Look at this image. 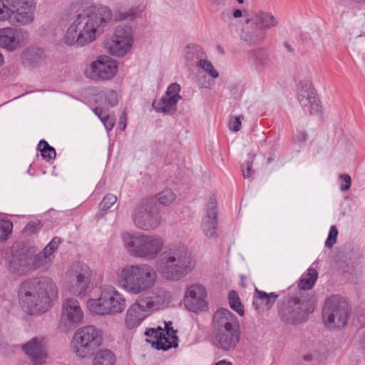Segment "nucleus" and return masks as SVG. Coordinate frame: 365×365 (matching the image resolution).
<instances>
[{
	"label": "nucleus",
	"instance_id": "nucleus-43",
	"mask_svg": "<svg viewBox=\"0 0 365 365\" xmlns=\"http://www.w3.org/2000/svg\"><path fill=\"white\" fill-rule=\"evenodd\" d=\"M337 235L338 230L336 226L332 225L329 230L328 237L325 242L326 247H327L328 249H331L333 247L334 245L336 242Z\"/></svg>",
	"mask_w": 365,
	"mask_h": 365
},
{
	"label": "nucleus",
	"instance_id": "nucleus-33",
	"mask_svg": "<svg viewBox=\"0 0 365 365\" xmlns=\"http://www.w3.org/2000/svg\"><path fill=\"white\" fill-rule=\"evenodd\" d=\"M44 52L39 48H31L24 51L21 54V60L24 64L34 66L43 59Z\"/></svg>",
	"mask_w": 365,
	"mask_h": 365
},
{
	"label": "nucleus",
	"instance_id": "nucleus-22",
	"mask_svg": "<svg viewBox=\"0 0 365 365\" xmlns=\"http://www.w3.org/2000/svg\"><path fill=\"white\" fill-rule=\"evenodd\" d=\"M83 317V311L77 299L68 298L63 304L61 323L66 326L74 325L81 322Z\"/></svg>",
	"mask_w": 365,
	"mask_h": 365
},
{
	"label": "nucleus",
	"instance_id": "nucleus-30",
	"mask_svg": "<svg viewBox=\"0 0 365 365\" xmlns=\"http://www.w3.org/2000/svg\"><path fill=\"white\" fill-rule=\"evenodd\" d=\"M250 63L258 71H264L270 66L268 53L262 48L252 50L248 53Z\"/></svg>",
	"mask_w": 365,
	"mask_h": 365
},
{
	"label": "nucleus",
	"instance_id": "nucleus-34",
	"mask_svg": "<svg viewBox=\"0 0 365 365\" xmlns=\"http://www.w3.org/2000/svg\"><path fill=\"white\" fill-rule=\"evenodd\" d=\"M318 273L317 270L314 268H309L307 270V273L302 275L299 282L298 283V287L299 289L302 290H309L311 289L317 279Z\"/></svg>",
	"mask_w": 365,
	"mask_h": 365
},
{
	"label": "nucleus",
	"instance_id": "nucleus-45",
	"mask_svg": "<svg viewBox=\"0 0 365 365\" xmlns=\"http://www.w3.org/2000/svg\"><path fill=\"white\" fill-rule=\"evenodd\" d=\"M61 243V238L58 237H53L51 241L44 247L45 252L49 253L53 255L55 251L57 250L59 244Z\"/></svg>",
	"mask_w": 365,
	"mask_h": 365
},
{
	"label": "nucleus",
	"instance_id": "nucleus-50",
	"mask_svg": "<svg viewBox=\"0 0 365 365\" xmlns=\"http://www.w3.org/2000/svg\"><path fill=\"white\" fill-rule=\"evenodd\" d=\"M106 129L108 130V131H110L114 127L115 125V115H107L106 117H104L103 119H101V120Z\"/></svg>",
	"mask_w": 365,
	"mask_h": 365
},
{
	"label": "nucleus",
	"instance_id": "nucleus-20",
	"mask_svg": "<svg viewBox=\"0 0 365 365\" xmlns=\"http://www.w3.org/2000/svg\"><path fill=\"white\" fill-rule=\"evenodd\" d=\"M213 334L240 328L239 322L227 309H217L213 316Z\"/></svg>",
	"mask_w": 365,
	"mask_h": 365
},
{
	"label": "nucleus",
	"instance_id": "nucleus-49",
	"mask_svg": "<svg viewBox=\"0 0 365 365\" xmlns=\"http://www.w3.org/2000/svg\"><path fill=\"white\" fill-rule=\"evenodd\" d=\"M105 99L106 102L111 107L116 106L118 102L117 93L114 91H108L106 92Z\"/></svg>",
	"mask_w": 365,
	"mask_h": 365
},
{
	"label": "nucleus",
	"instance_id": "nucleus-14",
	"mask_svg": "<svg viewBox=\"0 0 365 365\" xmlns=\"http://www.w3.org/2000/svg\"><path fill=\"white\" fill-rule=\"evenodd\" d=\"M299 102L305 113L309 115H317L321 113L322 106L316 90L306 82L300 83L298 92Z\"/></svg>",
	"mask_w": 365,
	"mask_h": 365
},
{
	"label": "nucleus",
	"instance_id": "nucleus-62",
	"mask_svg": "<svg viewBox=\"0 0 365 365\" xmlns=\"http://www.w3.org/2000/svg\"><path fill=\"white\" fill-rule=\"evenodd\" d=\"M304 359L305 361H312V355H305L304 356Z\"/></svg>",
	"mask_w": 365,
	"mask_h": 365
},
{
	"label": "nucleus",
	"instance_id": "nucleus-8",
	"mask_svg": "<svg viewBox=\"0 0 365 365\" xmlns=\"http://www.w3.org/2000/svg\"><path fill=\"white\" fill-rule=\"evenodd\" d=\"M41 292H50L51 296L57 294L56 284L45 277H34L24 280L19 286L18 297L21 307H34L31 301V295Z\"/></svg>",
	"mask_w": 365,
	"mask_h": 365
},
{
	"label": "nucleus",
	"instance_id": "nucleus-56",
	"mask_svg": "<svg viewBox=\"0 0 365 365\" xmlns=\"http://www.w3.org/2000/svg\"><path fill=\"white\" fill-rule=\"evenodd\" d=\"M242 16V12L240 9H235L232 13V16H233L235 19L240 18Z\"/></svg>",
	"mask_w": 365,
	"mask_h": 365
},
{
	"label": "nucleus",
	"instance_id": "nucleus-5",
	"mask_svg": "<svg viewBox=\"0 0 365 365\" xmlns=\"http://www.w3.org/2000/svg\"><path fill=\"white\" fill-rule=\"evenodd\" d=\"M125 247L133 257L146 259H154L163 250V240L155 235H123Z\"/></svg>",
	"mask_w": 365,
	"mask_h": 365
},
{
	"label": "nucleus",
	"instance_id": "nucleus-23",
	"mask_svg": "<svg viewBox=\"0 0 365 365\" xmlns=\"http://www.w3.org/2000/svg\"><path fill=\"white\" fill-rule=\"evenodd\" d=\"M24 352L29 356L33 365H41L45 363L46 354L43 340L33 338L23 346Z\"/></svg>",
	"mask_w": 365,
	"mask_h": 365
},
{
	"label": "nucleus",
	"instance_id": "nucleus-42",
	"mask_svg": "<svg viewBox=\"0 0 365 365\" xmlns=\"http://www.w3.org/2000/svg\"><path fill=\"white\" fill-rule=\"evenodd\" d=\"M117 200L118 198L115 195L112 193L107 194L99 204L100 210L106 212L117 202Z\"/></svg>",
	"mask_w": 365,
	"mask_h": 365
},
{
	"label": "nucleus",
	"instance_id": "nucleus-48",
	"mask_svg": "<svg viewBox=\"0 0 365 365\" xmlns=\"http://www.w3.org/2000/svg\"><path fill=\"white\" fill-rule=\"evenodd\" d=\"M41 228L40 222H29L24 229V232L29 235H32L38 232Z\"/></svg>",
	"mask_w": 365,
	"mask_h": 365
},
{
	"label": "nucleus",
	"instance_id": "nucleus-31",
	"mask_svg": "<svg viewBox=\"0 0 365 365\" xmlns=\"http://www.w3.org/2000/svg\"><path fill=\"white\" fill-rule=\"evenodd\" d=\"M242 31V39L249 46H254L262 43L265 34L262 30L255 25L252 21Z\"/></svg>",
	"mask_w": 365,
	"mask_h": 365
},
{
	"label": "nucleus",
	"instance_id": "nucleus-44",
	"mask_svg": "<svg viewBox=\"0 0 365 365\" xmlns=\"http://www.w3.org/2000/svg\"><path fill=\"white\" fill-rule=\"evenodd\" d=\"M255 157V155H250V160L242 165V175L245 178H248L252 175V168Z\"/></svg>",
	"mask_w": 365,
	"mask_h": 365
},
{
	"label": "nucleus",
	"instance_id": "nucleus-6",
	"mask_svg": "<svg viewBox=\"0 0 365 365\" xmlns=\"http://www.w3.org/2000/svg\"><path fill=\"white\" fill-rule=\"evenodd\" d=\"M35 7L34 0H0V19L14 26L29 24L34 21Z\"/></svg>",
	"mask_w": 365,
	"mask_h": 365
},
{
	"label": "nucleus",
	"instance_id": "nucleus-55",
	"mask_svg": "<svg viewBox=\"0 0 365 365\" xmlns=\"http://www.w3.org/2000/svg\"><path fill=\"white\" fill-rule=\"evenodd\" d=\"M297 140L300 143H303L307 140L308 136L306 132L304 131H299L298 132L297 135Z\"/></svg>",
	"mask_w": 365,
	"mask_h": 365
},
{
	"label": "nucleus",
	"instance_id": "nucleus-4",
	"mask_svg": "<svg viewBox=\"0 0 365 365\" xmlns=\"http://www.w3.org/2000/svg\"><path fill=\"white\" fill-rule=\"evenodd\" d=\"M316 299L313 295L286 296L277 303L280 319L287 324H299L308 319L315 309Z\"/></svg>",
	"mask_w": 365,
	"mask_h": 365
},
{
	"label": "nucleus",
	"instance_id": "nucleus-15",
	"mask_svg": "<svg viewBox=\"0 0 365 365\" xmlns=\"http://www.w3.org/2000/svg\"><path fill=\"white\" fill-rule=\"evenodd\" d=\"M133 43L132 28L128 25H119L112 37L110 50L112 54L123 56L130 48Z\"/></svg>",
	"mask_w": 365,
	"mask_h": 365
},
{
	"label": "nucleus",
	"instance_id": "nucleus-16",
	"mask_svg": "<svg viewBox=\"0 0 365 365\" xmlns=\"http://www.w3.org/2000/svg\"><path fill=\"white\" fill-rule=\"evenodd\" d=\"M29 33L21 29L6 27L0 29V46L14 51L29 41Z\"/></svg>",
	"mask_w": 365,
	"mask_h": 365
},
{
	"label": "nucleus",
	"instance_id": "nucleus-25",
	"mask_svg": "<svg viewBox=\"0 0 365 365\" xmlns=\"http://www.w3.org/2000/svg\"><path fill=\"white\" fill-rule=\"evenodd\" d=\"M34 255V250L32 248L22 250L13 256L11 261V266L19 273L31 271L32 259Z\"/></svg>",
	"mask_w": 365,
	"mask_h": 365
},
{
	"label": "nucleus",
	"instance_id": "nucleus-63",
	"mask_svg": "<svg viewBox=\"0 0 365 365\" xmlns=\"http://www.w3.org/2000/svg\"><path fill=\"white\" fill-rule=\"evenodd\" d=\"M4 63V57L2 56L1 53H0V66L3 64Z\"/></svg>",
	"mask_w": 365,
	"mask_h": 365
},
{
	"label": "nucleus",
	"instance_id": "nucleus-41",
	"mask_svg": "<svg viewBox=\"0 0 365 365\" xmlns=\"http://www.w3.org/2000/svg\"><path fill=\"white\" fill-rule=\"evenodd\" d=\"M197 66L200 67L202 69H203L206 73H207L209 75H210L212 78H217L219 76L218 72L213 67L212 63L206 60L200 59L197 63Z\"/></svg>",
	"mask_w": 365,
	"mask_h": 365
},
{
	"label": "nucleus",
	"instance_id": "nucleus-13",
	"mask_svg": "<svg viewBox=\"0 0 365 365\" xmlns=\"http://www.w3.org/2000/svg\"><path fill=\"white\" fill-rule=\"evenodd\" d=\"M91 278L89 267L81 262L73 264L66 272V279L70 292L76 296L84 293Z\"/></svg>",
	"mask_w": 365,
	"mask_h": 365
},
{
	"label": "nucleus",
	"instance_id": "nucleus-1",
	"mask_svg": "<svg viewBox=\"0 0 365 365\" xmlns=\"http://www.w3.org/2000/svg\"><path fill=\"white\" fill-rule=\"evenodd\" d=\"M111 18L110 9L104 6H92L78 14L73 24L68 28L63 38L69 46L76 44L83 46L96 38L103 32Z\"/></svg>",
	"mask_w": 365,
	"mask_h": 365
},
{
	"label": "nucleus",
	"instance_id": "nucleus-36",
	"mask_svg": "<svg viewBox=\"0 0 365 365\" xmlns=\"http://www.w3.org/2000/svg\"><path fill=\"white\" fill-rule=\"evenodd\" d=\"M115 362V356L108 350H100L93 359V365H113Z\"/></svg>",
	"mask_w": 365,
	"mask_h": 365
},
{
	"label": "nucleus",
	"instance_id": "nucleus-2",
	"mask_svg": "<svg viewBox=\"0 0 365 365\" xmlns=\"http://www.w3.org/2000/svg\"><path fill=\"white\" fill-rule=\"evenodd\" d=\"M195 266L190 252L182 245H169L160 257L159 270L168 280L178 281L182 279Z\"/></svg>",
	"mask_w": 365,
	"mask_h": 365
},
{
	"label": "nucleus",
	"instance_id": "nucleus-60",
	"mask_svg": "<svg viewBox=\"0 0 365 365\" xmlns=\"http://www.w3.org/2000/svg\"><path fill=\"white\" fill-rule=\"evenodd\" d=\"M213 4L215 5H225L227 0H210Z\"/></svg>",
	"mask_w": 365,
	"mask_h": 365
},
{
	"label": "nucleus",
	"instance_id": "nucleus-54",
	"mask_svg": "<svg viewBox=\"0 0 365 365\" xmlns=\"http://www.w3.org/2000/svg\"><path fill=\"white\" fill-rule=\"evenodd\" d=\"M232 16V13L229 10H224L220 13V17L222 21H228Z\"/></svg>",
	"mask_w": 365,
	"mask_h": 365
},
{
	"label": "nucleus",
	"instance_id": "nucleus-29",
	"mask_svg": "<svg viewBox=\"0 0 365 365\" xmlns=\"http://www.w3.org/2000/svg\"><path fill=\"white\" fill-rule=\"evenodd\" d=\"M145 334L149 337H153L156 339L155 341L152 342V345L158 350L167 351L171 347L177 346L176 343L173 345V342L169 341L165 336V330L160 327H158L157 329H148L145 331Z\"/></svg>",
	"mask_w": 365,
	"mask_h": 365
},
{
	"label": "nucleus",
	"instance_id": "nucleus-46",
	"mask_svg": "<svg viewBox=\"0 0 365 365\" xmlns=\"http://www.w3.org/2000/svg\"><path fill=\"white\" fill-rule=\"evenodd\" d=\"M244 119V116L242 115H239L237 117L234 116L231 117L229 121V128L231 130L237 132L240 130L241 128V120Z\"/></svg>",
	"mask_w": 365,
	"mask_h": 365
},
{
	"label": "nucleus",
	"instance_id": "nucleus-28",
	"mask_svg": "<svg viewBox=\"0 0 365 365\" xmlns=\"http://www.w3.org/2000/svg\"><path fill=\"white\" fill-rule=\"evenodd\" d=\"M279 295L274 292L267 294L264 291L255 289L252 305L256 311L259 309L269 310L275 303Z\"/></svg>",
	"mask_w": 365,
	"mask_h": 365
},
{
	"label": "nucleus",
	"instance_id": "nucleus-32",
	"mask_svg": "<svg viewBox=\"0 0 365 365\" xmlns=\"http://www.w3.org/2000/svg\"><path fill=\"white\" fill-rule=\"evenodd\" d=\"M53 256L43 250L34 257H33L31 263V270H36L39 273L46 272L51 267Z\"/></svg>",
	"mask_w": 365,
	"mask_h": 365
},
{
	"label": "nucleus",
	"instance_id": "nucleus-51",
	"mask_svg": "<svg viewBox=\"0 0 365 365\" xmlns=\"http://www.w3.org/2000/svg\"><path fill=\"white\" fill-rule=\"evenodd\" d=\"M339 178L342 180V183L340 185V190L341 191H346L348 190L351 184V179L350 175L348 174H341L339 175Z\"/></svg>",
	"mask_w": 365,
	"mask_h": 365
},
{
	"label": "nucleus",
	"instance_id": "nucleus-39",
	"mask_svg": "<svg viewBox=\"0 0 365 365\" xmlns=\"http://www.w3.org/2000/svg\"><path fill=\"white\" fill-rule=\"evenodd\" d=\"M13 224L8 220H0V241H4L8 239L11 234Z\"/></svg>",
	"mask_w": 365,
	"mask_h": 365
},
{
	"label": "nucleus",
	"instance_id": "nucleus-21",
	"mask_svg": "<svg viewBox=\"0 0 365 365\" xmlns=\"http://www.w3.org/2000/svg\"><path fill=\"white\" fill-rule=\"evenodd\" d=\"M202 227L205 235L209 238L217 237L216 229L218 224L217 200L215 195L210 196L207 204L205 215L202 220Z\"/></svg>",
	"mask_w": 365,
	"mask_h": 365
},
{
	"label": "nucleus",
	"instance_id": "nucleus-59",
	"mask_svg": "<svg viewBox=\"0 0 365 365\" xmlns=\"http://www.w3.org/2000/svg\"><path fill=\"white\" fill-rule=\"evenodd\" d=\"M284 46L286 48L287 51L289 52V53H293L294 52V49L292 48V47L291 46V45L287 42V41H285L284 43Z\"/></svg>",
	"mask_w": 365,
	"mask_h": 365
},
{
	"label": "nucleus",
	"instance_id": "nucleus-26",
	"mask_svg": "<svg viewBox=\"0 0 365 365\" xmlns=\"http://www.w3.org/2000/svg\"><path fill=\"white\" fill-rule=\"evenodd\" d=\"M252 21L263 31L279 25L277 19L272 13L264 11L255 13L252 17L245 20V24H250Z\"/></svg>",
	"mask_w": 365,
	"mask_h": 365
},
{
	"label": "nucleus",
	"instance_id": "nucleus-35",
	"mask_svg": "<svg viewBox=\"0 0 365 365\" xmlns=\"http://www.w3.org/2000/svg\"><path fill=\"white\" fill-rule=\"evenodd\" d=\"M205 53L203 48L196 44L187 45L185 50V57L187 61H190L191 63H195V61L197 62L205 57Z\"/></svg>",
	"mask_w": 365,
	"mask_h": 365
},
{
	"label": "nucleus",
	"instance_id": "nucleus-7",
	"mask_svg": "<svg viewBox=\"0 0 365 365\" xmlns=\"http://www.w3.org/2000/svg\"><path fill=\"white\" fill-rule=\"evenodd\" d=\"M87 307L91 312L98 315L115 314L122 312L125 308V300L114 287H103L97 299H90Z\"/></svg>",
	"mask_w": 365,
	"mask_h": 365
},
{
	"label": "nucleus",
	"instance_id": "nucleus-19",
	"mask_svg": "<svg viewBox=\"0 0 365 365\" xmlns=\"http://www.w3.org/2000/svg\"><path fill=\"white\" fill-rule=\"evenodd\" d=\"M206 296L207 291L204 286L199 284L190 286L184 299L185 307L192 312L204 310L207 305Z\"/></svg>",
	"mask_w": 365,
	"mask_h": 365
},
{
	"label": "nucleus",
	"instance_id": "nucleus-53",
	"mask_svg": "<svg viewBox=\"0 0 365 365\" xmlns=\"http://www.w3.org/2000/svg\"><path fill=\"white\" fill-rule=\"evenodd\" d=\"M120 129L121 130H125L126 128V113L125 111L123 112L120 117V122H119Z\"/></svg>",
	"mask_w": 365,
	"mask_h": 365
},
{
	"label": "nucleus",
	"instance_id": "nucleus-58",
	"mask_svg": "<svg viewBox=\"0 0 365 365\" xmlns=\"http://www.w3.org/2000/svg\"><path fill=\"white\" fill-rule=\"evenodd\" d=\"M360 346L365 354V331H364V333L360 340Z\"/></svg>",
	"mask_w": 365,
	"mask_h": 365
},
{
	"label": "nucleus",
	"instance_id": "nucleus-27",
	"mask_svg": "<svg viewBox=\"0 0 365 365\" xmlns=\"http://www.w3.org/2000/svg\"><path fill=\"white\" fill-rule=\"evenodd\" d=\"M31 301L34 307H21L25 312L30 315H37L46 312L51 306V294L48 292H41L38 294H32Z\"/></svg>",
	"mask_w": 365,
	"mask_h": 365
},
{
	"label": "nucleus",
	"instance_id": "nucleus-24",
	"mask_svg": "<svg viewBox=\"0 0 365 365\" xmlns=\"http://www.w3.org/2000/svg\"><path fill=\"white\" fill-rule=\"evenodd\" d=\"M216 346L224 350L234 349L240 339V328L214 334Z\"/></svg>",
	"mask_w": 365,
	"mask_h": 365
},
{
	"label": "nucleus",
	"instance_id": "nucleus-64",
	"mask_svg": "<svg viewBox=\"0 0 365 365\" xmlns=\"http://www.w3.org/2000/svg\"><path fill=\"white\" fill-rule=\"evenodd\" d=\"M356 3L365 4V0H354Z\"/></svg>",
	"mask_w": 365,
	"mask_h": 365
},
{
	"label": "nucleus",
	"instance_id": "nucleus-57",
	"mask_svg": "<svg viewBox=\"0 0 365 365\" xmlns=\"http://www.w3.org/2000/svg\"><path fill=\"white\" fill-rule=\"evenodd\" d=\"M171 324H172V322L165 323V330H166L167 334H168V335L170 334V331H172L173 333L176 332V331L173 330V327H170Z\"/></svg>",
	"mask_w": 365,
	"mask_h": 365
},
{
	"label": "nucleus",
	"instance_id": "nucleus-40",
	"mask_svg": "<svg viewBox=\"0 0 365 365\" xmlns=\"http://www.w3.org/2000/svg\"><path fill=\"white\" fill-rule=\"evenodd\" d=\"M175 197V194L170 189L164 190L158 194L159 202L165 206L172 203Z\"/></svg>",
	"mask_w": 365,
	"mask_h": 365
},
{
	"label": "nucleus",
	"instance_id": "nucleus-61",
	"mask_svg": "<svg viewBox=\"0 0 365 365\" xmlns=\"http://www.w3.org/2000/svg\"><path fill=\"white\" fill-rule=\"evenodd\" d=\"M215 365H232V363L230 361H227L225 360H221L216 363Z\"/></svg>",
	"mask_w": 365,
	"mask_h": 365
},
{
	"label": "nucleus",
	"instance_id": "nucleus-47",
	"mask_svg": "<svg viewBox=\"0 0 365 365\" xmlns=\"http://www.w3.org/2000/svg\"><path fill=\"white\" fill-rule=\"evenodd\" d=\"M136 10L135 9H130L126 11H119L118 19L119 20H132L136 16Z\"/></svg>",
	"mask_w": 365,
	"mask_h": 365
},
{
	"label": "nucleus",
	"instance_id": "nucleus-52",
	"mask_svg": "<svg viewBox=\"0 0 365 365\" xmlns=\"http://www.w3.org/2000/svg\"><path fill=\"white\" fill-rule=\"evenodd\" d=\"M93 112L100 118L101 120V119H103L104 117H106L109 115L107 110L100 107H96L94 108Z\"/></svg>",
	"mask_w": 365,
	"mask_h": 365
},
{
	"label": "nucleus",
	"instance_id": "nucleus-10",
	"mask_svg": "<svg viewBox=\"0 0 365 365\" xmlns=\"http://www.w3.org/2000/svg\"><path fill=\"white\" fill-rule=\"evenodd\" d=\"M135 225L141 230H154L159 226L161 217L155 200L144 198L135 206L132 215Z\"/></svg>",
	"mask_w": 365,
	"mask_h": 365
},
{
	"label": "nucleus",
	"instance_id": "nucleus-38",
	"mask_svg": "<svg viewBox=\"0 0 365 365\" xmlns=\"http://www.w3.org/2000/svg\"><path fill=\"white\" fill-rule=\"evenodd\" d=\"M229 304L230 307L237 312L240 316H244L245 311L242 304L241 303L240 299L236 291L232 290L228 294Z\"/></svg>",
	"mask_w": 365,
	"mask_h": 365
},
{
	"label": "nucleus",
	"instance_id": "nucleus-3",
	"mask_svg": "<svg viewBox=\"0 0 365 365\" xmlns=\"http://www.w3.org/2000/svg\"><path fill=\"white\" fill-rule=\"evenodd\" d=\"M116 275L118 286L132 294L151 289L157 279L155 270L146 264H127Z\"/></svg>",
	"mask_w": 365,
	"mask_h": 365
},
{
	"label": "nucleus",
	"instance_id": "nucleus-9",
	"mask_svg": "<svg viewBox=\"0 0 365 365\" xmlns=\"http://www.w3.org/2000/svg\"><path fill=\"white\" fill-rule=\"evenodd\" d=\"M102 342V332L93 325L78 329L73 335V351L85 358L92 355Z\"/></svg>",
	"mask_w": 365,
	"mask_h": 365
},
{
	"label": "nucleus",
	"instance_id": "nucleus-37",
	"mask_svg": "<svg viewBox=\"0 0 365 365\" xmlns=\"http://www.w3.org/2000/svg\"><path fill=\"white\" fill-rule=\"evenodd\" d=\"M38 149L41 152L42 158L48 161L56 158V150L44 140L39 141Z\"/></svg>",
	"mask_w": 365,
	"mask_h": 365
},
{
	"label": "nucleus",
	"instance_id": "nucleus-17",
	"mask_svg": "<svg viewBox=\"0 0 365 365\" xmlns=\"http://www.w3.org/2000/svg\"><path fill=\"white\" fill-rule=\"evenodd\" d=\"M116 62L109 56H101L91 65L90 77L94 80L106 81L117 73Z\"/></svg>",
	"mask_w": 365,
	"mask_h": 365
},
{
	"label": "nucleus",
	"instance_id": "nucleus-11",
	"mask_svg": "<svg viewBox=\"0 0 365 365\" xmlns=\"http://www.w3.org/2000/svg\"><path fill=\"white\" fill-rule=\"evenodd\" d=\"M322 317L324 324L329 329L342 328L349 317L347 303L338 296H331L324 303Z\"/></svg>",
	"mask_w": 365,
	"mask_h": 365
},
{
	"label": "nucleus",
	"instance_id": "nucleus-18",
	"mask_svg": "<svg viewBox=\"0 0 365 365\" xmlns=\"http://www.w3.org/2000/svg\"><path fill=\"white\" fill-rule=\"evenodd\" d=\"M180 88L178 83H171L165 95L160 100L153 102V108L158 113H169L175 111L178 102L182 98L180 95Z\"/></svg>",
	"mask_w": 365,
	"mask_h": 365
},
{
	"label": "nucleus",
	"instance_id": "nucleus-12",
	"mask_svg": "<svg viewBox=\"0 0 365 365\" xmlns=\"http://www.w3.org/2000/svg\"><path fill=\"white\" fill-rule=\"evenodd\" d=\"M163 303L162 299L158 296L139 297L127 310L126 327L130 329L138 327L148 312L158 309Z\"/></svg>",
	"mask_w": 365,
	"mask_h": 365
}]
</instances>
